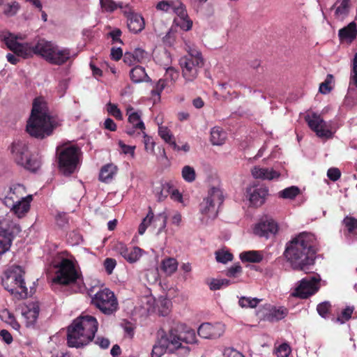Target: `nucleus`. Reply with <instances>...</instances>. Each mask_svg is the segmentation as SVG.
<instances>
[{
  "label": "nucleus",
  "instance_id": "nucleus-1",
  "mask_svg": "<svg viewBox=\"0 0 357 357\" xmlns=\"http://www.w3.org/2000/svg\"><path fill=\"white\" fill-rule=\"evenodd\" d=\"M160 333L158 340L159 347H154L153 352L156 353L160 348L164 349L169 353L175 354L178 357H188L190 348L188 344L197 342L196 334L194 330L183 331V326L179 322L170 320L167 322Z\"/></svg>",
  "mask_w": 357,
  "mask_h": 357
},
{
  "label": "nucleus",
  "instance_id": "nucleus-2",
  "mask_svg": "<svg viewBox=\"0 0 357 357\" xmlns=\"http://www.w3.org/2000/svg\"><path fill=\"white\" fill-rule=\"evenodd\" d=\"M313 234L303 232L286 244L284 256L294 270L305 273L311 271L314 263L315 250Z\"/></svg>",
  "mask_w": 357,
  "mask_h": 357
},
{
  "label": "nucleus",
  "instance_id": "nucleus-3",
  "mask_svg": "<svg viewBox=\"0 0 357 357\" xmlns=\"http://www.w3.org/2000/svg\"><path fill=\"white\" fill-rule=\"evenodd\" d=\"M56 126V120L50 115L46 102L41 98H36L27 121L26 132L31 137L43 139L50 136Z\"/></svg>",
  "mask_w": 357,
  "mask_h": 357
},
{
  "label": "nucleus",
  "instance_id": "nucleus-4",
  "mask_svg": "<svg viewBox=\"0 0 357 357\" xmlns=\"http://www.w3.org/2000/svg\"><path fill=\"white\" fill-rule=\"evenodd\" d=\"M97 319L91 315H81L73 320L67 328V344L82 348L89 344L98 331Z\"/></svg>",
  "mask_w": 357,
  "mask_h": 357
},
{
  "label": "nucleus",
  "instance_id": "nucleus-5",
  "mask_svg": "<svg viewBox=\"0 0 357 357\" xmlns=\"http://www.w3.org/2000/svg\"><path fill=\"white\" fill-rule=\"evenodd\" d=\"M24 273L22 266L13 265L8 267L1 277V284L4 289L18 300L25 299L29 296Z\"/></svg>",
  "mask_w": 357,
  "mask_h": 357
},
{
  "label": "nucleus",
  "instance_id": "nucleus-6",
  "mask_svg": "<svg viewBox=\"0 0 357 357\" xmlns=\"http://www.w3.org/2000/svg\"><path fill=\"white\" fill-rule=\"evenodd\" d=\"M188 53L180 59L179 64L182 70V76L185 81L192 82L197 77L204 61L202 53L197 49L189 47Z\"/></svg>",
  "mask_w": 357,
  "mask_h": 357
},
{
  "label": "nucleus",
  "instance_id": "nucleus-7",
  "mask_svg": "<svg viewBox=\"0 0 357 357\" xmlns=\"http://www.w3.org/2000/svg\"><path fill=\"white\" fill-rule=\"evenodd\" d=\"M80 149L75 145H62L57 148L59 167L65 175L73 174L78 165Z\"/></svg>",
  "mask_w": 357,
  "mask_h": 357
},
{
  "label": "nucleus",
  "instance_id": "nucleus-8",
  "mask_svg": "<svg viewBox=\"0 0 357 357\" xmlns=\"http://www.w3.org/2000/svg\"><path fill=\"white\" fill-rule=\"evenodd\" d=\"M91 303L103 314L109 315L118 309V301L114 292L107 288L99 290L91 298Z\"/></svg>",
  "mask_w": 357,
  "mask_h": 357
},
{
  "label": "nucleus",
  "instance_id": "nucleus-9",
  "mask_svg": "<svg viewBox=\"0 0 357 357\" xmlns=\"http://www.w3.org/2000/svg\"><path fill=\"white\" fill-rule=\"evenodd\" d=\"M20 231V225L13 222L9 215L0 220V257L9 250L13 237Z\"/></svg>",
  "mask_w": 357,
  "mask_h": 357
},
{
  "label": "nucleus",
  "instance_id": "nucleus-10",
  "mask_svg": "<svg viewBox=\"0 0 357 357\" xmlns=\"http://www.w3.org/2000/svg\"><path fill=\"white\" fill-rule=\"evenodd\" d=\"M223 202V195L221 190L216 187L211 188L208 195L199 204L202 214L209 218H215L218 215V207Z\"/></svg>",
  "mask_w": 357,
  "mask_h": 357
},
{
  "label": "nucleus",
  "instance_id": "nucleus-11",
  "mask_svg": "<svg viewBox=\"0 0 357 357\" xmlns=\"http://www.w3.org/2000/svg\"><path fill=\"white\" fill-rule=\"evenodd\" d=\"M11 151L16 162L26 169L35 172L40 167V162L29 156L26 145L22 142H14L11 147Z\"/></svg>",
  "mask_w": 357,
  "mask_h": 357
},
{
  "label": "nucleus",
  "instance_id": "nucleus-12",
  "mask_svg": "<svg viewBox=\"0 0 357 357\" xmlns=\"http://www.w3.org/2000/svg\"><path fill=\"white\" fill-rule=\"evenodd\" d=\"M57 267L54 282L66 285L75 282L79 278V274L70 260L63 259Z\"/></svg>",
  "mask_w": 357,
  "mask_h": 357
},
{
  "label": "nucleus",
  "instance_id": "nucleus-13",
  "mask_svg": "<svg viewBox=\"0 0 357 357\" xmlns=\"http://www.w3.org/2000/svg\"><path fill=\"white\" fill-rule=\"evenodd\" d=\"M308 126L320 138L330 139L333 137V132L331 124L325 121L321 115L317 113L307 114L305 117Z\"/></svg>",
  "mask_w": 357,
  "mask_h": 357
},
{
  "label": "nucleus",
  "instance_id": "nucleus-14",
  "mask_svg": "<svg viewBox=\"0 0 357 357\" xmlns=\"http://www.w3.org/2000/svg\"><path fill=\"white\" fill-rule=\"evenodd\" d=\"M319 281L320 278L315 276H307L300 281L299 285L291 295L301 298H307L318 291Z\"/></svg>",
  "mask_w": 357,
  "mask_h": 357
},
{
  "label": "nucleus",
  "instance_id": "nucleus-15",
  "mask_svg": "<svg viewBox=\"0 0 357 357\" xmlns=\"http://www.w3.org/2000/svg\"><path fill=\"white\" fill-rule=\"evenodd\" d=\"M4 40L8 47L18 56L26 59L35 54L34 45L19 43L10 33L4 36Z\"/></svg>",
  "mask_w": 357,
  "mask_h": 357
},
{
  "label": "nucleus",
  "instance_id": "nucleus-16",
  "mask_svg": "<svg viewBox=\"0 0 357 357\" xmlns=\"http://www.w3.org/2000/svg\"><path fill=\"white\" fill-rule=\"evenodd\" d=\"M1 199L5 206H13V204L26 199V188L20 183L12 184L4 190Z\"/></svg>",
  "mask_w": 357,
  "mask_h": 357
},
{
  "label": "nucleus",
  "instance_id": "nucleus-17",
  "mask_svg": "<svg viewBox=\"0 0 357 357\" xmlns=\"http://www.w3.org/2000/svg\"><path fill=\"white\" fill-rule=\"evenodd\" d=\"M268 195V189L266 186L259 184H254L246 188V197L253 206H261L264 204Z\"/></svg>",
  "mask_w": 357,
  "mask_h": 357
},
{
  "label": "nucleus",
  "instance_id": "nucleus-18",
  "mask_svg": "<svg viewBox=\"0 0 357 357\" xmlns=\"http://www.w3.org/2000/svg\"><path fill=\"white\" fill-rule=\"evenodd\" d=\"M198 335L205 339L220 337L225 333V325L221 323H204L198 328Z\"/></svg>",
  "mask_w": 357,
  "mask_h": 357
},
{
  "label": "nucleus",
  "instance_id": "nucleus-19",
  "mask_svg": "<svg viewBox=\"0 0 357 357\" xmlns=\"http://www.w3.org/2000/svg\"><path fill=\"white\" fill-rule=\"evenodd\" d=\"M278 226L272 219H266L257 223L254 227V234L260 237L268 238L271 234H275Z\"/></svg>",
  "mask_w": 357,
  "mask_h": 357
},
{
  "label": "nucleus",
  "instance_id": "nucleus-20",
  "mask_svg": "<svg viewBox=\"0 0 357 357\" xmlns=\"http://www.w3.org/2000/svg\"><path fill=\"white\" fill-rule=\"evenodd\" d=\"M115 250L130 263L137 261L141 257L142 250L139 248L133 247L129 249L121 242L115 245Z\"/></svg>",
  "mask_w": 357,
  "mask_h": 357
},
{
  "label": "nucleus",
  "instance_id": "nucleus-21",
  "mask_svg": "<svg viewBox=\"0 0 357 357\" xmlns=\"http://www.w3.org/2000/svg\"><path fill=\"white\" fill-rule=\"evenodd\" d=\"M70 56L71 52L70 49L59 47L57 45H55L48 63L53 65L61 66L70 59Z\"/></svg>",
  "mask_w": 357,
  "mask_h": 357
},
{
  "label": "nucleus",
  "instance_id": "nucleus-22",
  "mask_svg": "<svg viewBox=\"0 0 357 357\" xmlns=\"http://www.w3.org/2000/svg\"><path fill=\"white\" fill-rule=\"evenodd\" d=\"M55 45V43L45 39H39L34 45L35 54L40 56L48 62Z\"/></svg>",
  "mask_w": 357,
  "mask_h": 357
},
{
  "label": "nucleus",
  "instance_id": "nucleus-23",
  "mask_svg": "<svg viewBox=\"0 0 357 357\" xmlns=\"http://www.w3.org/2000/svg\"><path fill=\"white\" fill-rule=\"evenodd\" d=\"M252 175L255 178L262 180H273L280 177V174L273 168L254 167L251 170Z\"/></svg>",
  "mask_w": 357,
  "mask_h": 357
},
{
  "label": "nucleus",
  "instance_id": "nucleus-24",
  "mask_svg": "<svg viewBox=\"0 0 357 357\" xmlns=\"http://www.w3.org/2000/svg\"><path fill=\"white\" fill-rule=\"evenodd\" d=\"M32 195L26 196L22 202L13 204V206H8V208H10L12 211L17 218H21L24 217L30 209V203L32 201Z\"/></svg>",
  "mask_w": 357,
  "mask_h": 357
},
{
  "label": "nucleus",
  "instance_id": "nucleus-25",
  "mask_svg": "<svg viewBox=\"0 0 357 357\" xmlns=\"http://www.w3.org/2000/svg\"><path fill=\"white\" fill-rule=\"evenodd\" d=\"M127 25L131 32L138 33L144 29L145 23L144 18L140 15L135 13L127 20Z\"/></svg>",
  "mask_w": 357,
  "mask_h": 357
},
{
  "label": "nucleus",
  "instance_id": "nucleus-26",
  "mask_svg": "<svg viewBox=\"0 0 357 357\" xmlns=\"http://www.w3.org/2000/svg\"><path fill=\"white\" fill-rule=\"evenodd\" d=\"M338 35L340 40L352 42L357 36L356 24L354 22H350L347 26L340 29Z\"/></svg>",
  "mask_w": 357,
  "mask_h": 357
},
{
  "label": "nucleus",
  "instance_id": "nucleus-27",
  "mask_svg": "<svg viewBox=\"0 0 357 357\" xmlns=\"http://www.w3.org/2000/svg\"><path fill=\"white\" fill-rule=\"evenodd\" d=\"M158 135L174 151H178L180 149L179 146H178L175 142L173 134L167 126H159Z\"/></svg>",
  "mask_w": 357,
  "mask_h": 357
},
{
  "label": "nucleus",
  "instance_id": "nucleus-28",
  "mask_svg": "<svg viewBox=\"0 0 357 357\" xmlns=\"http://www.w3.org/2000/svg\"><path fill=\"white\" fill-rule=\"evenodd\" d=\"M127 114L128 115V122L141 131L145 130V126L141 119L142 113L140 112H135L132 107L127 109Z\"/></svg>",
  "mask_w": 357,
  "mask_h": 357
},
{
  "label": "nucleus",
  "instance_id": "nucleus-29",
  "mask_svg": "<svg viewBox=\"0 0 357 357\" xmlns=\"http://www.w3.org/2000/svg\"><path fill=\"white\" fill-rule=\"evenodd\" d=\"M130 77L134 83L151 81L150 78L146 73L144 68L139 66H137L130 70Z\"/></svg>",
  "mask_w": 357,
  "mask_h": 357
},
{
  "label": "nucleus",
  "instance_id": "nucleus-30",
  "mask_svg": "<svg viewBox=\"0 0 357 357\" xmlns=\"http://www.w3.org/2000/svg\"><path fill=\"white\" fill-rule=\"evenodd\" d=\"M40 308L38 305L33 303L31 307H28L26 310L23 311L22 315L26 320L27 326H31L36 321Z\"/></svg>",
  "mask_w": 357,
  "mask_h": 357
},
{
  "label": "nucleus",
  "instance_id": "nucleus-31",
  "mask_svg": "<svg viewBox=\"0 0 357 357\" xmlns=\"http://www.w3.org/2000/svg\"><path fill=\"white\" fill-rule=\"evenodd\" d=\"M116 167L113 164L104 165L100 172L99 179L105 183L109 182L116 173Z\"/></svg>",
  "mask_w": 357,
  "mask_h": 357
},
{
  "label": "nucleus",
  "instance_id": "nucleus-32",
  "mask_svg": "<svg viewBox=\"0 0 357 357\" xmlns=\"http://www.w3.org/2000/svg\"><path fill=\"white\" fill-rule=\"evenodd\" d=\"M240 258L242 261L259 263L263 259V255L259 251L250 250L241 253Z\"/></svg>",
  "mask_w": 357,
  "mask_h": 357
},
{
  "label": "nucleus",
  "instance_id": "nucleus-33",
  "mask_svg": "<svg viewBox=\"0 0 357 357\" xmlns=\"http://www.w3.org/2000/svg\"><path fill=\"white\" fill-rule=\"evenodd\" d=\"M0 319L9 324L13 329L16 331H19L20 328V325L15 319L13 313H11L8 310L4 309L0 313Z\"/></svg>",
  "mask_w": 357,
  "mask_h": 357
},
{
  "label": "nucleus",
  "instance_id": "nucleus-34",
  "mask_svg": "<svg viewBox=\"0 0 357 357\" xmlns=\"http://www.w3.org/2000/svg\"><path fill=\"white\" fill-rule=\"evenodd\" d=\"M226 139V133L220 128L215 127L211 131V141L213 145H222Z\"/></svg>",
  "mask_w": 357,
  "mask_h": 357
},
{
  "label": "nucleus",
  "instance_id": "nucleus-35",
  "mask_svg": "<svg viewBox=\"0 0 357 357\" xmlns=\"http://www.w3.org/2000/svg\"><path fill=\"white\" fill-rule=\"evenodd\" d=\"M349 0H337L339 3L335 11V16L337 19L344 18L349 11Z\"/></svg>",
  "mask_w": 357,
  "mask_h": 357
},
{
  "label": "nucleus",
  "instance_id": "nucleus-36",
  "mask_svg": "<svg viewBox=\"0 0 357 357\" xmlns=\"http://www.w3.org/2000/svg\"><path fill=\"white\" fill-rule=\"evenodd\" d=\"M167 218V214L165 211L158 213L156 216L154 215L153 225L155 227H158L157 234H160L165 229Z\"/></svg>",
  "mask_w": 357,
  "mask_h": 357
},
{
  "label": "nucleus",
  "instance_id": "nucleus-37",
  "mask_svg": "<svg viewBox=\"0 0 357 357\" xmlns=\"http://www.w3.org/2000/svg\"><path fill=\"white\" fill-rule=\"evenodd\" d=\"M178 268V262L174 258H167L162 261V269L167 275L173 274Z\"/></svg>",
  "mask_w": 357,
  "mask_h": 357
},
{
  "label": "nucleus",
  "instance_id": "nucleus-38",
  "mask_svg": "<svg viewBox=\"0 0 357 357\" xmlns=\"http://www.w3.org/2000/svg\"><path fill=\"white\" fill-rule=\"evenodd\" d=\"M287 313V309L284 307H280L278 308L274 307L270 311L268 319L272 321H278L284 318Z\"/></svg>",
  "mask_w": 357,
  "mask_h": 357
},
{
  "label": "nucleus",
  "instance_id": "nucleus-39",
  "mask_svg": "<svg viewBox=\"0 0 357 357\" xmlns=\"http://www.w3.org/2000/svg\"><path fill=\"white\" fill-rule=\"evenodd\" d=\"M183 178L188 183L193 182L196 178V173L195 169L189 165H185L181 171Z\"/></svg>",
  "mask_w": 357,
  "mask_h": 357
},
{
  "label": "nucleus",
  "instance_id": "nucleus-40",
  "mask_svg": "<svg viewBox=\"0 0 357 357\" xmlns=\"http://www.w3.org/2000/svg\"><path fill=\"white\" fill-rule=\"evenodd\" d=\"M154 214L152 210L150 208L146 216L142 220V223L139 226L138 232L140 235L144 234L147 227L153 222Z\"/></svg>",
  "mask_w": 357,
  "mask_h": 357
},
{
  "label": "nucleus",
  "instance_id": "nucleus-41",
  "mask_svg": "<svg viewBox=\"0 0 357 357\" xmlns=\"http://www.w3.org/2000/svg\"><path fill=\"white\" fill-rule=\"evenodd\" d=\"M260 302V300L257 298H250L242 296L238 301V304L241 307H251L254 308Z\"/></svg>",
  "mask_w": 357,
  "mask_h": 357
},
{
  "label": "nucleus",
  "instance_id": "nucleus-42",
  "mask_svg": "<svg viewBox=\"0 0 357 357\" xmlns=\"http://www.w3.org/2000/svg\"><path fill=\"white\" fill-rule=\"evenodd\" d=\"M136 63H145L149 61L150 54L141 48H136L133 52Z\"/></svg>",
  "mask_w": 357,
  "mask_h": 357
},
{
  "label": "nucleus",
  "instance_id": "nucleus-43",
  "mask_svg": "<svg viewBox=\"0 0 357 357\" xmlns=\"http://www.w3.org/2000/svg\"><path fill=\"white\" fill-rule=\"evenodd\" d=\"M299 192L300 190L296 186H291L280 191L279 194L280 197L282 198L292 199L295 198L299 194Z\"/></svg>",
  "mask_w": 357,
  "mask_h": 357
},
{
  "label": "nucleus",
  "instance_id": "nucleus-44",
  "mask_svg": "<svg viewBox=\"0 0 357 357\" xmlns=\"http://www.w3.org/2000/svg\"><path fill=\"white\" fill-rule=\"evenodd\" d=\"M174 5L172 11L177 15V18L185 19L188 17L185 6L182 2L175 1Z\"/></svg>",
  "mask_w": 357,
  "mask_h": 357
},
{
  "label": "nucleus",
  "instance_id": "nucleus-45",
  "mask_svg": "<svg viewBox=\"0 0 357 357\" xmlns=\"http://www.w3.org/2000/svg\"><path fill=\"white\" fill-rule=\"evenodd\" d=\"M174 22L183 31H189L192 26V21L189 18V17L185 19L176 18L174 19Z\"/></svg>",
  "mask_w": 357,
  "mask_h": 357
},
{
  "label": "nucleus",
  "instance_id": "nucleus-46",
  "mask_svg": "<svg viewBox=\"0 0 357 357\" xmlns=\"http://www.w3.org/2000/svg\"><path fill=\"white\" fill-rule=\"evenodd\" d=\"M343 223L347 228L349 232L356 234L357 233V219L347 216L343 220Z\"/></svg>",
  "mask_w": 357,
  "mask_h": 357
},
{
  "label": "nucleus",
  "instance_id": "nucleus-47",
  "mask_svg": "<svg viewBox=\"0 0 357 357\" xmlns=\"http://www.w3.org/2000/svg\"><path fill=\"white\" fill-rule=\"evenodd\" d=\"M107 111L110 115L113 116L118 120H121L123 119L122 113L116 104H113L110 102H108L107 104Z\"/></svg>",
  "mask_w": 357,
  "mask_h": 357
},
{
  "label": "nucleus",
  "instance_id": "nucleus-48",
  "mask_svg": "<svg viewBox=\"0 0 357 357\" xmlns=\"http://www.w3.org/2000/svg\"><path fill=\"white\" fill-rule=\"evenodd\" d=\"M19 8V3L16 1L7 3L4 6L3 13L7 16H13L17 13Z\"/></svg>",
  "mask_w": 357,
  "mask_h": 357
},
{
  "label": "nucleus",
  "instance_id": "nucleus-49",
  "mask_svg": "<svg viewBox=\"0 0 357 357\" xmlns=\"http://www.w3.org/2000/svg\"><path fill=\"white\" fill-rule=\"evenodd\" d=\"M354 307H349V306L347 307L346 308H344L342 310V312L341 313V316L338 317L336 319V321L341 324L345 323L347 321L350 319V318L351 317V314L354 312Z\"/></svg>",
  "mask_w": 357,
  "mask_h": 357
},
{
  "label": "nucleus",
  "instance_id": "nucleus-50",
  "mask_svg": "<svg viewBox=\"0 0 357 357\" xmlns=\"http://www.w3.org/2000/svg\"><path fill=\"white\" fill-rule=\"evenodd\" d=\"M100 3L101 8L109 13H112L119 7V3H115L113 0H100Z\"/></svg>",
  "mask_w": 357,
  "mask_h": 357
},
{
  "label": "nucleus",
  "instance_id": "nucleus-51",
  "mask_svg": "<svg viewBox=\"0 0 357 357\" xmlns=\"http://www.w3.org/2000/svg\"><path fill=\"white\" fill-rule=\"evenodd\" d=\"M165 79L171 84H173L178 77V72L174 68H168L166 70Z\"/></svg>",
  "mask_w": 357,
  "mask_h": 357
},
{
  "label": "nucleus",
  "instance_id": "nucleus-52",
  "mask_svg": "<svg viewBox=\"0 0 357 357\" xmlns=\"http://www.w3.org/2000/svg\"><path fill=\"white\" fill-rule=\"evenodd\" d=\"M175 1H159L156 5V9L158 10H161L165 13H169L173 9V6L174 5Z\"/></svg>",
  "mask_w": 357,
  "mask_h": 357
},
{
  "label": "nucleus",
  "instance_id": "nucleus-53",
  "mask_svg": "<svg viewBox=\"0 0 357 357\" xmlns=\"http://www.w3.org/2000/svg\"><path fill=\"white\" fill-rule=\"evenodd\" d=\"M216 260L222 264H226L232 260V255L227 251H217L215 252Z\"/></svg>",
  "mask_w": 357,
  "mask_h": 357
},
{
  "label": "nucleus",
  "instance_id": "nucleus-54",
  "mask_svg": "<svg viewBox=\"0 0 357 357\" xmlns=\"http://www.w3.org/2000/svg\"><path fill=\"white\" fill-rule=\"evenodd\" d=\"M331 305L328 301H324L319 303L317 307V310L320 316L325 318L331 310Z\"/></svg>",
  "mask_w": 357,
  "mask_h": 357
},
{
  "label": "nucleus",
  "instance_id": "nucleus-55",
  "mask_svg": "<svg viewBox=\"0 0 357 357\" xmlns=\"http://www.w3.org/2000/svg\"><path fill=\"white\" fill-rule=\"evenodd\" d=\"M291 353V348L287 343H283L277 349L276 354L278 357H288Z\"/></svg>",
  "mask_w": 357,
  "mask_h": 357
},
{
  "label": "nucleus",
  "instance_id": "nucleus-56",
  "mask_svg": "<svg viewBox=\"0 0 357 357\" xmlns=\"http://www.w3.org/2000/svg\"><path fill=\"white\" fill-rule=\"evenodd\" d=\"M169 85V83L165 79H160L157 82L154 89L151 91L152 95L160 96L162 90Z\"/></svg>",
  "mask_w": 357,
  "mask_h": 357
},
{
  "label": "nucleus",
  "instance_id": "nucleus-57",
  "mask_svg": "<svg viewBox=\"0 0 357 357\" xmlns=\"http://www.w3.org/2000/svg\"><path fill=\"white\" fill-rule=\"evenodd\" d=\"M351 82L357 87V52L355 54L352 61Z\"/></svg>",
  "mask_w": 357,
  "mask_h": 357
},
{
  "label": "nucleus",
  "instance_id": "nucleus-58",
  "mask_svg": "<svg viewBox=\"0 0 357 357\" xmlns=\"http://www.w3.org/2000/svg\"><path fill=\"white\" fill-rule=\"evenodd\" d=\"M241 272H242L241 266L238 264H236L227 269L226 275L228 277L236 278L239 274H241Z\"/></svg>",
  "mask_w": 357,
  "mask_h": 357
},
{
  "label": "nucleus",
  "instance_id": "nucleus-59",
  "mask_svg": "<svg viewBox=\"0 0 357 357\" xmlns=\"http://www.w3.org/2000/svg\"><path fill=\"white\" fill-rule=\"evenodd\" d=\"M116 265V261L114 259L107 258L104 261V267L109 275L112 273Z\"/></svg>",
  "mask_w": 357,
  "mask_h": 357
},
{
  "label": "nucleus",
  "instance_id": "nucleus-60",
  "mask_svg": "<svg viewBox=\"0 0 357 357\" xmlns=\"http://www.w3.org/2000/svg\"><path fill=\"white\" fill-rule=\"evenodd\" d=\"M119 145L124 154H130L132 158L135 156V146H128L125 144L122 141L119 142Z\"/></svg>",
  "mask_w": 357,
  "mask_h": 357
},
{
  "label": "nucleus",
  "instance_id": "nucleus-61",
  "mask_svg": "<svg viewBox=\"0 0 357 357\" xmlns=\"http://www.w3.org/2000/svg\"><path fill=\"white\" fill-rule=\"evenodd\" d=\"M341 176V172L338 168L332 167L327 172V176L333 181H337Z\"/></svg>",
  "mask_w": 357,
  "mask_h": 357
},
{
  "label": "nucleus",
  "instance_id": "nucleus-62",
  "mask_svg": "<svg viewBox=\"0 0 357 357\" xmlns=\"http://www.w3.org/2000/svg\"><path fill=\"white\" fill-rule=\"evenodd\" d=\"M144 134V143L145 146L146 150H150L153 151L154 150L155 142H153L151 137L147 135L144 130L142 131Z\"/></svg>",
  "mask_w": 357,
  "mask_h": 357
},
{
  "label": "nucleus",
  "instance_id": "nucleus-63",
  "mask_svg": "<svg viewBox=\"0 0 357 357\" xmlns=\"http://www.w3.org/2000/svg\"><path fill=\"white\" fill-rule=\"evenodd\" d=\"M123 62L128 66L135 65L136 63L133 52H126L123 57Z\"/></svg>",
  "mask_w": 357,
  "mask_h": 357
},
{
  "label": "nucleus",
  "instance_id": "nucleus-64",
  "mask_svg": "<svg viewBox=\"0 0 357 357\" xmlns=\"http://www.w3.org/2000/svg\"><path fill=\"white\" fill-rule=\"evenodd\" d=\"M224 355L227 357H245L241 353L231 348L225 349Z\"/></svg>",
  "mask_w": 357,
  "mask_h": 357
}]
</instances>
